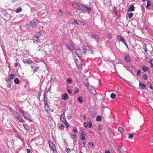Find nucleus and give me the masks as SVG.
I'll return each instance as SVG.
<instances>
[{
	"label": "nucleus",
	"mask_w": 153,
	"mask_h": 153,
	"mask_svg": "<svg viewBox=\"0 0 153 153\" xmlns=\"http://www.w3.org/2000/svg\"><path fill=\"white\" fill-rule=\"evenodd\" d=\"M68 98V97L67 94H63L62 99L63 100H66Z\"/></svg>",
	"instance_id": "obj_17"
},
{
	"label": "nucleus",
	"mask_w": 153,
	"mask_h": 153,
	"mask_svg": "<svg viewBox=\"0 0 153 153\" xmlns=\"http://www.w3.org/2000/svg\"><path fill=\"white\" fill-rule=\"evenodd\" d=\"M23 126L26 130H28L30 128L28 125L26 124H23Z\"/></svg>",
	"instance_id": "obj_20"
},
{
	"label": "nucleus",
	"mask_w": 153,
	"mask_h": 153,
	"mask_svg": "<svg viewBox=\"0 0 153 153\" xmlns=\"http://www.w3.org/2000/svg\"><path fill=\"white\" fill-rule=\"evenodd\" d=\"M24 112L22 110V109H20V112L21 114H23V116L24 115V114H25V112Z\"/></svg>",
	"instance_id": "obj_48"
},
{
	"label": "nucleus",
	"mask_w": 153,
	"mask_h": 153,
	"mask_svg": "<svg viewBox=\"0 0 153 153\" xmlns=\"http://www.w3.org/2000/svg\"><path fill=\"white\" fill-rule=\"evenodd\" d=\"M59 128L60 129H63L64 128V126L62 124L59 125Z\"/></svg>",
	"instance_id": "obj_29"
},
{
	"label": "nucleus",
	"mask_w": 153,
	"mask_h": 153,
	"mask_svg": "<svg viewBox=\"0 0 153 153\" xmlns=\"http://www.w3.org/2000/svg\"><path fill=\"white\" fill-rule=\"evenodd\" d=\"M41 35L40 32H37L35 34L34 36L33 37V39L34 40L39 42L40 41L39 40V38Z\"/></svg>",
	"instance_id": "obj_1"
},
{
	"label": "nucleus",
	"mask_w": 153,
	"mask_h": 153,
	"mask_svg": "<svg viewBox=\"0 0 153 153\" xmlns=\"http://www.w3.org/2000/svg\"><path fill=\"white\" fill-rule=\"evenodd\" d=\"M75 22V20L73 19H71L69 21V23L70 24L72 23V24H74V22Z\"/></svg>",
	"instance_id": "obj_46"
},
{
	"label": "nucleus",
	"mask_w": 153,
	"mask_h": 153,
	"mask_svg": "<svg viewBox=\"0 0 153 153\" xmlns=\"http://www.w3.org/2000/svg\"><path fill=\"white\" fill-rule=\"evenodd\" d=\"M142 77L144 79L146 80L147 79V76L146 74H143L142 76Z\"/></svg>",
	"instance_id": "obj_44"
},
{
	"label": "nucleus",
	"mask_w": 153,
	"mask_h": 153,
	"mask_svg": "<svg viewBox=\"0 0 153 153\" xmlns=\"http://www.w3.org/2000/svg\"><path fill=\"white\" fill-rule=\"evenodd\" d=\"M71 117V114L68 115V116H67V117L68 119H70Z\"/></svg>",
	"instance_id": "obj_55"
},
{
	"label": "nucleus",
	"mask_w": 153,
	"mask_h": 153,
	"mask_svg": "<svg viewBox=\"0 0 153 153\" xmlns=\"http://www.w3.org/2000/svg\"><path fill=\"white\" fill-rule=\"evenodd\" d=\"M70 136H71V137L72 139L76 138L77 137L76 135V134H73L71 135Z\"/></svg>",
	"instance_id": "obj_37"
},
{
	"label": "nucleus",
	"mask_w": 153,
	"mask_h": 153,
	"mask_svg": "<svg viewBox=\"0 0 153 153\" xmlns=\"http://www.w3.org/2000/svg\"><path fill=\"white\" fill-rule=\"evenodd\" d=\"M123 43L126 46V47H127V48L128 49V47L127 45V44L125 42H124Z\"/></svg>",
	"instance_id": "obj_64"
},
{
	"label": "nucleus",
	"mask_w": 153,
	"mask_h": 153,
	"mask_svg": "<svg viewBox=\"0 0 153 153\" xmlns=\"http://www.w3.org/2000/svg\"><path fill=\"white\" fill-rule=\"evenodd\" d=\"M110 97L112 99H114L116 97V95L114 93H112L111 94Z\"/></svg>",
	"instance_id": "obj_34"
},
{
	"label": "nucleus",
	"mask_w": 153,
	"mask_h": 153,
	"mask_svg": "<svg viewBox=\"0 0 153 153\" xmlns=\"http://www.w3.org/2000/svg\"><path fill=\"white\" fill-rule=\"evenodd\" d=\"M79 91V90L77 88H75L74 89V94L77 93Z\"/></svg>",
	"instance_id": "obj_49"
},
{
	"label": "nucleus",
	"mask_w": 153,
	"mask_h": 153,
	"mask_svg": "<svg viewBox=\"0 0 153 153\" xmlns=\"http://www.w3.org/2000/svg\"><path fill=\"white\" fill-rule=\"evenodd\" d=\"M101 117L100 116L98 115L97 116L96 119V121L97 122H98L100 121L101 120Z\"/></svg>",
	"instance_id": "obj_28"
},
{
	"label": "nucleus",
	"mask_w": 153,
	"mask_h": 153,
	"mask_svg": "<svg viewBox=\"0 0 153 153\" xmlns=\"http://www.w3.org/2000/svg\"><path fill=\"white\" fill-rule=\"evenodd\" d=\"M78 100L80 103L82 102L83 101L81 97H79L78 98Z\"/></svg>",
	"instance_id": "obj_40"
},
{
	"label": "nucleus",
	"mask_w": 153,
	"mask_h": 153,
	"mask_svg": "<svg viewBox=\"0 0 153 153\" xmlns=\"http://www.w3.org/2000/svg\"><path fill=\"white\" fill-rule=\"evenodd\" d=\"M64 113L65 112H64L61 115L60 117L61 120L63 122H64V120L65 121V115L64 114Z\"/></svg>",
	"instance_id": "obj_18"
},
{
	"label": "nucleus",
	"mask_w": 153,
	"mask_h": 153,
	"mask_svg": "<svg viewBox=\"0 0 153 153\" xmlns=\"http://www.w3.org/2000/svg\"><path fill=\"white\" fill-rule=\"evenodd\" d=\"M128 138L131 139L134 136L133 134H129Z\"/></svg>",
	"instance_id": "obj_45"
},
{
	"label": "nucleus",
	"mask_w": 153,
	"mask_h": 153,
	"mask_svg": "<svg viewBox=\"0 0 153 153\" xmlns=\"http://www.w3.org/2000/svg\"><path fill=\"white\" fill-rule=\"evenodd\" d=\"M18 116H16V117L18 120L21 123H24L25 121L24 120L21 118V115H19L17 113Z\"/></svg>",
	"instance_id": "obj_9"
},
{
	"label": "nucleus",
	"mask_w": 153,
	"mask_h": 153,
	"mask_svg": "<svg viewBox=\"0 0 153 153\" xmlns=\"http://www.w3.org/2000/svg\"><path fill=\"white\" fill-rule=\"evenodd\" d=\"M38 23V21L37 20H33L30 22V24L31 26L33 27H35Z\"/></svg>",
	"instance_id": "obj_4"
},
{
	"label": "nucleus",
	"mask_w": 153,
	"mask_h": 153,
	"mask_svg": "<svg viewBox=\"0 0 153 153\" xmlns=\"http://www.w3.org/2000/svg\"><path fill=\"white\" fill-rule=\"evenodd\" d=\"M134 10V5H131L128 9V12L133 11Z\"/></svg>",
	"instance_id": "obj_16"
},
{
	"label": "nucleus",
	"mask_w": 153,
	"mask_h": 153,
	"mask_svg": "<svg viewBox=\"0 0 153 153\" xmlns=\"http://www.w3.org/2000/svg\"><path fill=\"white\" fill-rule=\"evenodd\" d=\"M67 90L68 91V92L70 94H72V91L71 90L70 87H69V86H68L67 88Z\"/></svg>",
	"instance_id": "obj_25"
},
{
	"label": "nucleus",
	"mask_w": 153,
	"mask_h": 153,
	"mask_svg": "<svg viewBox=\"0 0 153 153\" xmlns=\"http://www.w3.org/2000/svg\"><path fill=\"white\" fill-rule=\"evenodd\" d=\"M118 130L121 133H122L123 131H124V129L122 127H119L118 128Z\"/></svg>",
	"instance_id": "obj_23"
},
{
	"label": "nucleus",
	"mask_w": 153,
	"mask_h": 153,
	"mask_svg": "<svg viewBox=\"0 0 153 153\" xmlns=\"http://www.w3.org/2000/svg\"><path fill=\"white\" fill-rule=\"evenodd\" d=\"M91 90L90 91L91 93L93 95H96V92L94 89V87L93 86H91Z\"/></svg>",
	"instance_id": "obj_15"
},
{
	"label": "nucleus",
	"mask_w": 153,
	"mask_h": 153,
	"mask_svg": "<svg viewBox=\"0 0 153 153\" xmlns=\"http://www.w3.org/2000/svg\"><path fill=\"white\" fill-rule=\"evenodd\" d=\"M14 82L15 84H18L20 82V81L19 79L18 78H16L14 79Z\"/></svg>",
	"instance_id": "obj_24"
},
{
	"label": "nucleus",
	"mask_w": 153,
	"mask_h": 153,
	"mask_svg": "<svg viewBox=\"0 0 153 153\" xmlns=\"http://www.w3.org/2000/svg\"><path fill=\"white\" fill-rule=\"evenodd\" d=\"M27 153H31V151L30 150V149H27Z\"/></svg>",
	"instance_id": "obj_59"
},
{
	"label": "nucleus",
	"mask_w": 153,
	"mask_h": 153,
	"mask_svg": "<svg viewBox=\"0 0 153 153\" xmlns=\"http://www.w3.org/2000/svg\"><path fill=\"white\" fill-rule=\"evenodd\" d=\"M5 80L7 82V87L8 88H10L11 87V84L10 83L11 82L10 79H5Z\"/></svg>",
	"instance_id": "obj_10"
},
{
	"label": "nucleus",
	"mask_w": 153,
	"mask_h": 153,
	"mask_svg": "<svg viewBox=\"0 0 153 153\" xmlns=\"http://www.w3.org/2000/svg\"><path fill=\"white\" fill-rule=\"evenodd\" d=\"M68 48L71 51H72L75 48V45L73 42L71 41L69 42V45H67Z\"/></svg>",
	"instance_id": "obj_3"
},
{
	"label": "nucleus",
	"mask_w": 153,
	"mask_h": 153,
	"mask_svg": "<svg viewBox=\"0 0 153 153\" xmlns=\"http://www.w3.org/2000/svg\"><path fill=\"white\" fill-rule=\"evenodd\" d=\"M133 13H129L128 15V17L129 19L131 18L132 17Z\"/></svg>",
	"instance_id": "obj_42"
},
{
	"label": "nucleus",
	"mask_w": 153,
	"mask_h": 153,
	"mask_svg": "<svg viewBox=\"0 0 153 153\" xmlns=\"http://www.w3.org/2000/svg\"><path fill=\"white\" fill-rule=\"evenodd\" d=\"M125 60L127 62H129L130 61V57L128 56H126L124 57Z\"/></svg>",
	"instance_id": "obj_21"
},
{
	"label": "nucleus",
	"mask_w": 153,
	"mask_h": 153,
	"mask_svg": "<svg viewBox=\"0 0 153 153\" xmlns=\"http://www.w3.org/2000/svg\"><path fill=\"white\" fill-rule=\"evenodd\" d=\"M88 144L91 146H93V144L92 143H89Z\"/></svg>",
	"instance_id": "obj_61"
},
{
	"label": "nucleus",
	"mask_w": 153,
	"mask_h": 153,
	"mask_svg": "<svg viewBox=\"0 0 153 153\" xmlns=\"http://www.w3.org/2000/svg\"><path fill=\"white\" fill-rule=\"evenodd\" d=\"M49 147L50 149L51 150H53L55 149H56L55 146L51 142V143L49 144Z\"/></svg>",
	"instance_id": "obj_13"
},
{
	"label": "nucleus",
	"mask_w": 153,
	"mask_h": 153,
	"mask_svg": "<svg viewBox=\"0 0 153 153\" xmlns=\"http://www.w3.org/2000/svg\"><path fill=\"white\" fill-rule=\"evenodd\" d=\"M140 70H138L137 71V76H138L139 75V74H140Z\"/></svg>",
	"instance_id": "obj_58"
},
{
	"label": "nucleus",
	"mask_w": 153,
	"mask_h": 153,
	"mask_svg": "<svg viewBox=\"0 0 153 153\" xmlns=\"http://www.w3.org/2000/svg\"><path fill=\"white\" fill-rule=\"evenodd\" d=\"M52 151L53 153H57V150H56V149H55L53 150H52Z\"/></svg>",
	"instance_id": "obj_56"
},
{
	"label": "nucleus",
	"mask_w": 153,
	"mask_h": 153,
	"mask_svg": "<svg viewBox=\"0 0 153 153\" xmlns=\"http://www.w3.org/2000/svg\"><path fill=\"white\" fill-rule=\"evenodd\" d=\"M139 86L140 88L142 89H145L146 88V86L145 85L141 83H140Z\"/></svg>",
	"instance_id": "obj_19"
},
{
	"label": "nucleus",
	"mask_w": 153,
	"mask_h": 153,
	"mask_svg": "<svg viewBox=\"0 0 153 153\" xmlns=\"http://www.w3.org/2000/svg\"><path fill=\"white\" fill-rule=\"evenodd\" d=\"M73 131L75 133H77V130L76 128H73Z\"/></svg>",
	"instance_id": "obj_50"
},
{
	"label": "nucleus",
	"mask_w": 153,
	"mask_h": 153,
	"mask_svg": "<svg viewBox=\"0 0 153 153\" xmlns=\"http://www.w3.org/2000/svg\"><path fill=\"white\" fill-rule=\"evenodd\" d=\"M58 14L59 16H61L62 15L63 12L61 10H59V12H58Z\"/></svg>",
	"instance_id": "obj_36"
},
{
	"label": "nucleus",
	"mask_w": 153,
	"mask_h": 153,
	"mask_svg": "<svg viewBox=\"0 0 153 153\" xmlns=\"http://www.w3.org/2000/svg\"><path fill=\"white\" fill-rule=\"evenodd\" d=\"M66 152L67 153H69L70 152H71V149H70L69 148H68L67 149H66Z\"/></svg>",
	"instance_id": "obj_51"
},
{
	"label": "nucleus",
	"mask_w": 153,
	"mask_h": 153,
	"mask_svg": "<svg viewBox=\"0 0 153 153\" xmlns=\"http://www.w3.org/2000/svg\"><path fill=\"white\" fill-rule=\"evenodd\" d=\"M78 9L82 11H85L86 12V6L80 4L79 5Z\"/></svg>",
	"instance_id": "obj_8"
},
{
	"label": "nucleus",
	"mask_w": 153,
	"mask_h": 153,
	"mask_svg": "<svg viewBox=\"0 0 153 153\" xmlns=\"http://www.w3.org/2000/svg\"><path fill=\"white\" fill-rule=\"evenodd\" d=\"M67 79V82L69 84L71 83L72 80L71 79L68 78V79Z\"/></svg>",
	"instance_id": "obj_41"
},
{
	"label": "nucleus",
	"mask_w": 153,
	"mask_h": 153,
	"mask_svg": "<svg viewBox=\"0 0 153 153\" xmlns=\"http://www.w3.org/2000/svg\"><path fill=\"white\" fill-rule=\"evenodd\" d=\"M22 10V9L21 7H19L15 11V12L16 13H18L21 12Z\"/></svg>",
	"instance_id": "obj_30"
},
{
	"label": "nucleus",
	"mask_w": 153,
	"mask_h": 153,
	"mask_svg": "<svg viewBox=\"0 0 153 153\" xmlns=\"http://www.w3.org/2000/svg\"><path fill=\"white\" fill-rule=\"evenodd\" d=\"M107 36H108L109 38H111V34H110V33H108L107 34Z\"/></svg>",
	"instance_id": "obj_57"
},
{
	"label": "nucleus",
	"mask_w": 153,
	"mask_h": 153,
	"mask_svg": "<svg viewBox=\"0 0 153 153\" xmlns=\"http://www.w3.org/2000/svg\"><path fill=\"white\" fill-rule=\"evenodd\" d=\"M78 23V25H85V22H82L80 21L79 20Z\"/></svg>",
	"instance_id": "obj_35"
},
{
	"label": "nucleus",
	"mask_w": 153,
	"mask_h": 153,
	"mask_svg": "<svg viewBox=\"0 0 153 153\" xmlns=\"http://www.w3.org/2000/svg\"><path fill=\"white\" fill-rule=\"evenodd\" d=\"M44 105L49 104H50V101L45 94L44 96Z\"/></svg>",
	"instance_id": "obj_7"
},
{
	"label": "nucleus",
	"mask_w": 153,
	"mask_h": 153,
	"mask_svg": "<svg viewBox=\"0 0 153 153\" xmlns=\"http://www.w3.org/2000/svg\"><path fill=\"white\" fill-rule=\"evenodd\" d=\"M124 80L126 82L128 85H129V86H131L132 85L131 84V83L127 81V80Z\"/></svg>",
	"instance_id": "obj_47"
},
{
	"label": "nucleus",
	"mask_w": 153,
	"mask_h": 153,
	"mask_svg": "<svg viewBox=\"0 0 153 153\" xmlns=\"http://www.w3.org/2000/svg\"><path fill=\"white\" fill-rule=\"evenodd\" d=\"M82 49L83 51V52H91V53H93V51L88 46L84 45L83 46Z\"/></svg>",
	"instance_id": "obj_2"
},
{
	"label": "nucleus",
	"mask_w": 153,
	"mask_h": 153,
	"mask_svg": "<svg viewBox=\"0 0 153 153\" xmlns=\"http://www.w3.org/2000/svg\"><path fill=\"white\" fill-rule=\"evenodd\" d=\"M75 53L79 57V58L82 57L83 52L81 50L79 49H76L75 51Z\"/></svg>",
	"instance_id": "obj_6"
},
{
	"label": "nucleus",
	"mask_w": 153,
	"mask_h": 153,
	"mask_svg": "<svg viewBox=\"0 0 153 153\" xmlns=\"http://www.w3.org/2000/svg\"><path fill=\"white\" fill-rule=\"evenodd\" d=\"M85 86L87 88H88L89 87V83L88 82H87L85 84Z\"/></svg>",
	"instance_id": "obj_52"
},
{
	"label": "nucleus",
	"mask_w": 153,
	"mask_h": 153,
	"mask_svg": "<svg viewBox=\"0 0 153 153\" xmlns=\"http://www.w3.org/2000/svg\"><path fill=\"white\" fill-rule=\"evenodd\" d=\"M79 20H75V23L77 24V25H78V23H79Z\"/></svg>",
	"instance_id": "obj_62"
},
{
	"label": "nucleus",
	"mask_w": 153,
	"mask_h": 153,
	"mask_svg": "<svg viewBox=\"0 0 153 153\" xmlns=\"http://www.w3.org/2000/svg\"><path fill=\"white\" fill-rule=\"evenodd\" d=\"M117 38L119 41L122 42L123 43L125 42L126 41L124 38L120 35H119L117 36Z\"/></svg>",
	"instance_id": "obj_12"
},
{
	"label": "nucleus",
	"mask_w": 153,
	"mask_h": 153,
	"mask_svg": "<svg viewBox=\"0 0 153 153\" xmlns=\"http://www.w3.org/2000/svg\"><path fill=\"white\" fill-rule=\"evenodd\" d=\"M86 10L89 13L91 11V9L90 8L86 6Z\"/></svg>",
	"instance_id": "obj_33"
},
{
	"label": "nucleus",
	"mask_w": 153,
	"mask_h": 153,
	"mask_svg": "<svg viewBox=\"0 0 153 153\" xmlns=\"http://www.w3.org/2000/svg\"><path fill=\"white\" fill-rule=\"evenodd\" d=\"M23 116H24V118L25 119H26L27 120H28L29 122L32 121L30 119L31 116L27 114V112H25V114H24V115Z\"/></svg>",
	"instance_id": "obj_5"
},
{
	"label": "nucleus",
	"mask_w": 153,
	"mask_h": 153,
	"mask_svg": "<svg viewBox=\"0 0 153 153\" xmlns=\"http://www.w3.org/2000/svg\"><path fill=\"white\" fill-rule=\"evenodd\" d=\"M103 128V126L102 125H98V129L100 130H102Z\"/></svg>",
	"instance_id": "obj_38"
},
{
	"label": "nucleus",
	"mask_w": 153,
	"mask_h": 153,
	"mask_svg": "<svg viewBox=\"0 0 153 153\" xmlns=\"http://www.w3.org/2000/svg\"><path fill=\"white\" fill-rule=\"evenodd\" d=\"M150 63L151 65V66L153 67V59H152L150 60Z\"/></svg>",
	"instance_id": "obj_53"
},
{
	"label": "nucleus",
	"mask_w": 153,
	"mask_h": 153,
	"mask_svg": "<svg viewBox=\"0 0 153 153\" xmlns=\"http://www.w3.org/2000/svg\"><path fill=\"white\" fill-rule=\"evenodd\" d=\"M88 126V124L87 123L85 122V123H84V126L85 127H87Z\"/></svg>",
	"instance_id": "obj_54"
},
{
	"label": "nucleus",
	"mask_w": 153,
	"mask_h": 153,
	"mask_svg": "<svg viewBox=\"0 0 153 153\" xmlns=\"http://www.w3.org/2000/svg\"><path fill=\"white\" fill-rule=\"evenodd\" d=\"M85 136H86V135L81 136L80 138L82 140L84 141L85 140Z\"/></svg>",
	"instance_id": "obj_39"
},
{
	"label": "nucleus",
	"mask_w": 153,
	"mask_h": 153,
	"mask_svg": "<svg viewBox=\"0 0 153 153\" xmlns=\"http://www.w3.org/2000/svg\"><path fill=\"white\" fill-rule=\"evenodd\" d=\"M14 66L15 67H17L18 66V63L17 62L16 63L14 64Z\"/></svg>",
	"instance_id": "obj_60"
},
{
	"label": "nucleus",
	"mask_w": 153,
	"mask_h": 153,
	"mask_svg": "<svg viewBox=\"0 0 153 153\" xmlns=\"http://www.w3.org/2000/svg\"><path fill=\"white\" fill-rule=\"evenodd\" d=\"M64 123L65 124L66 127L68 128L70 126V124L68 122H67L66 120H65L64 122Z\"/></svg>",
	"instance_id": "obj_31"
},
{
	"label": "nucleus",
	"mask_w": 153,
	"mask_h": 153,
	"mask_svg": "<svg viewBox=\"0 0 153 153\" xmlns=\"http://www.w3.org/2000/svg\"><path fill=\"white\" fill-rule=\"evenodd\" d=\"M81 136L83 135H86L85 134H84V133L83 131H82L81 133H80Z\"/></svg>",
	"instance_id": "obj_63"
},
{
	"label": "nucleus",
	"mask_w": 153,
	"mask_h": 153,
	"mask_svg": "<svg viewBox=\"0 0 153 153\" xmlns=\"http://www.w3.org/2000/svg\"><path fill=\"white\" fill-rule=\"evenodd\" d=\"M45 107L46 111L47 112H49L51 111V109L49 104L45 105Z\"/></svg>",
	"instance_id": "obj_11"
},
{
	"label": "nucleus",
	"mask_w": 153,
	"mask_h": 153,
	"mask_svg": "<svg viewBox=\"0 0 153 153\" xmlns=\"http://www.w3.org/2000/svg\"><path fill=\"white\" fill-rule=\"evenodd\" d=\"M91 37L95 39H99L100 36L98 35H95L94 34L92 33L91 34Z\"/></svg>",
	"instance_id": "obj_14"
},
{
	"label": "nucleus",
	"mask_w": 153,
	"mask_h": 153,
	"mask_svg": "<svg viewBox=\"0 0 153 153\" xmlns=\"http://www.w3.org/2000/svg\"><path fill=\"white\" fill-rule=\"evenodd\" d=\"M141 68L143 70V71L146 72V71H147L148 70L147 67H146L145 66H142Z\"/></svg>",
	"instance_id": "obj_26"
},
{
	"label": "nucleus",
	"mask_w": 153,
	"mask_h": 153,
	"mask_svg": "<svg viewBox=\"0 0 153 153\" xmlns=\"http://www.w3.org/2000/svg\"><path fill=\"white\" fill-rule=\"evenodd\" d=\"M14 77V75L13 74H11L10 75V78H8V79H10V81H11V80L13 79Z\"/></svg>",
	"instance_id": "obj_32"
},
{
	"label": "nucleus",
	"mask_w": 153,
	"mask_h": 153,
	"mask_svg": "<svg viewBox=\"0 0 153 153\" xmlns=\"http://www.w3.org/2000/svg\"><path fill=\"white\" fill-rule=\"evenodd\" d=\"M87 122L88 123V124H89V127L90 128H91V126H92V123H91V120L90 119H89V118H88L87 119Z\"/></svg>",
	"instance_id": "obj_22"
},
{
	"label": "nucleus",
	"mask_w": 153,
	"mask_h": 153,
	"mask_svg": "<svg viewBox=\"0 0 153 153\" xmlns=\"http://www.w3.org/2000/svg\"><path fill=\"white\" fill-rule=\"evenodd\" d=\"M143 49L144 50L145 52H146L147 51V45L145 44L144 43L143 46Z\"/></svg>",
	"instance_id": "obj_27"
},
{
	"label": "nucleus",
	"mask_w": 153,
	"mask_h": 153,
	"mask_svg": "<svg viewBox=\"0 0 153 153\" xmlns=\"http://www.w3.org/2000/svg\"><path fill=\"white\" fill-rule=\"evenodd\" d=\"M151 1H147V7H149L151 5Z\"/></svg>",
	"instance_id": "obj_43"
}]
</instances>
